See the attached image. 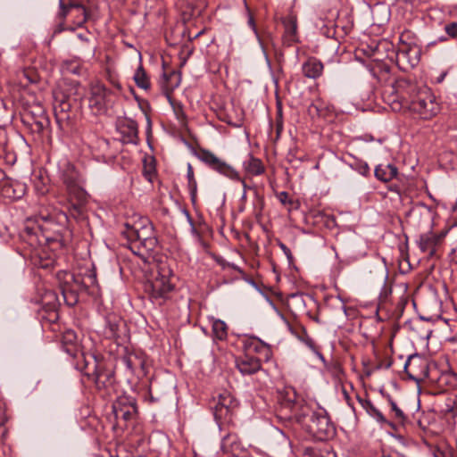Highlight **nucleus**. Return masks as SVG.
<instances>
[{
  "label": "nucleus",
  "mask_w": 457,
  "mask_h": 457,
  "mask_svg": "<svg viewBox=\"0 0 457 457\" xmlns=\"http://www.w3.org/2000/svg\"><path fill=\"white\" fill-rule=\"evenodd\" d=\"M389 190L393 191V192H395L397 194L401 193V188L396 184H393L392 186H390Z\"/></svg>",
  "instance_id": "52"
},
{
  "label": "nucleus",
  "mask_w": 457,
  "mask_h": 457,
  "mask_svg": "<svg viewBox=\"0 0 457 457\" xmlns=\"http://www.w3.org/2000/svg\"><path fill=\"white\" fill-rule=\"evenodd\" d=\"M112 412L118 422L120 420L124 421L132 420L137 413L136 400L126 395L118 397L112 403Z\"/></svg>",
  "instance_id": "16"
},
{
  "label": "nucleus",
  "mask_w": 457,
  "mask_h": 457,
  "mask_svg": "<svg viewBox=\"0 0 457 457\" xmlns=\"http://www.w3.org/2000/svg\"><path fill=\"white\" fill-rule=\"evenodd\" d=\"M54 112L56 122L61 129L66 130L71 128L75 118L73 103L70 96L63 94L54 96Z\"/></svg>",
  "instance_id": "10"
},
{
  "label": "nucleus",
  "mask_w": 457,
  "mask_h": 457,
  "mask_svg": "<svg viewBox=\"0 0 457 457\" xmlns=\"http://www.w3.org/2000/svg\"><path fill=\"white\" fill-rule=\"evenodd\" d=\"M173 110L177 119L181 122H185L187 120V116L183 109V105L181 104H173Z\"/></svg>",
  "instance_id": "37"
},
{
  "label": "nucleus",
  "mask_w": 457,
  "mask_h": 457,
  "mask_svg": "<svg viewBox=\"0 0 457 457\" xmlns=\"http://www.w3.org/2000/svg\"><path fill=\"white\" fill-rule=\"evenodd\" d=\"M82 140L85 144H87L89 147H91V142L86 137V134L83 133L82 135Z\"/></svg>",
  "instance_id": "53"
},
{
  "label": "nucleus",
  "mask_w": 457,
  "mask_h": 457,
  "mask_svg": "<svg viewBox=\"0 0 457 457\" xmlns=\"http://www.w3.org/2000/svg\"><path fill=\"white\" fill-rule=\"evenodd\" d=\"M445 31L449 37L453 38H457V22L452 21L450 23H447L445 26Z\"/></svg>",
  "instance_id": "39"
},
{
  "label": "nucleus",
  "mask_w": 457,
  "mask_h": 457,
  "mask_svg": "<svg viewBox=\"0 0 457 457\" xmlns=\"http://www.w3.org/2000/svg\"><path fill=\"white\" fill-rule=\"evenodd\" d=\"M125 328V324L120 318L115 316H108L104 328L105 337L112 339H119L121 332Z\"/></svg>",
  "instance_id": "26"
},
{
  "label": "nucleus",
  "mask_w": 457,
  "mask_h": 457,
  "mask_svg": "<svg viewBox=\"0 0 457 457\" xmlns=\"http://www.w3.org/2000/svg\"><path fill=\"white\" fill-rule=\"evenodd\" d=\"M75 369L94 381L98 390H108L115 382L113 370L108 369L103 358L96 354H89L87 359H83V362L76 361Z\"/></svg>",
  "instance_id": "7"
},
{
  "label": "nucleus",
  "mask_w": 457,
  "mask_h": 457,
  "mask_svg": "<svg viewBox=\"0 0 457 457\" xmlns=\"http://www.w3.org/2000/svg\"><path fill=\"white\" fill-rule=\"evenodd\" d=\"M237 407V400L228 391L219 393L213 397V415L220 425L230 423Z\"/></svg>",
  "instance_id": "9"
},
{
  "label": "nucleus",
  "mask_w": 457,
  "mask_h": 457,
  "mask_svg": "<svg viewBox=\"0 0 457 457\" xmlns=\"http://www.w3.org/2000/svg\"><path fill=\"white\" fill-rule=\"evenodd\" d=\"M450 231H452V228L442 230L439 233L428 231L421 234L417 242L419 248L422 253H428V257H436L437 247L442 244L444 238Z\"/></svg>",
  "instance_id": "14"
},
{
  "label": "nucleus",
  "mask_w": 457,
  "mask_h": 457,
  "mask_svg": "<svg viewBox=\"0 0 457 457\" xmlns=\"http://www.w3.org/2000/svg\"><path fill=\"white\" fill-rule=\"evenodd\" d=\"M357 400L367 413L380 423H386V419L382 412L371 403L370 399L361 398L357 395Z\"/></svg>",
  "instance_id": "28"
},
{
  "label": "nucleus",
  "mask_w": 457,
  "mask_h": 457,
  "mask_svg": "<svg viewBox=\"0 0 457 457\" xmlns=\"http://www.w3.org/2000/svg\"><path fill=\"white\" fill-rule=\"evenodd\" d=\"M187 178L188 187L190 190L191 196L194 198L196 194L197 184H196V180L195 179L193 167L190 163L187 164Z\"/></svg>",
  "instance_id": "35"
},
{
  "label": "nucleus",
  "mask_w": 457,
  "mask_h": 457,
  "mask_svg": "<svg viewBox=\"0 0 457 457\" xmlns=\"http://www.w3.org/2000/svg\"><path fill=\"white\" fill-rule=\"evenodd\" d=\"M59 179L65 187L71 202V212L78 218L84 217V207L87 203L88 194L83 187L84 179L75 165L69 161L59 164Z\"/></svg>",
  "instance_id": "4"
},
{
  "label": "nucleus",
  "mask_w": 457,
  "mask_h": 457,
  "mask_svg": "<svg viewBox=\"0 0 457 457\" xmlns=\"http://www.w3.org/2000/svg\"><path fill=\"white\" fill-rule=\"evenodd\" d=\"M109 80L115 90H117L119 92L121 91L122 87L118 80H116L115 79H113L112 77L109 78Z\"/></svg>",
  "instance_id": "46"
},
{
  "label": "nucleus",
  "mask_w": 457,
  "mask_h": 457,
  "mask_svg": "<svg viewBox=\"0 0 457 457\" xmlns=\"http://www.w3.org/2000/svg\"><path fill=\"white\" fill-rule=\"evenodd\" d=\"M247 11H248V25L251 27V29H253V31L254 32L256 37L259 38L258 30L256 28L254 19H253V15L251 14L249 9H247Z\"/></svg>",
  "instance_id": "44"
},
{
  "label": "nucleus",
  "mask_w": 457,
  "mask_h": 457,
  "mask_svg": "<svg viewBox=\"0 0 457 457\" xmlns=\"http://www.w3.org/2000/svg\"><path fill=\"white\" fill-rule=\"evenodd\" d=\"M59 6L60 12H58L57 18L65 21L69 13L75 12L74 23L78 27H82L90 17V12L79 2L70 1L68 4H65L63 0H59Z\"/></svg>",
  "instance_id": "15"
},
{
  "label": "nucleus",
  "mask_w": 457,
  "mask_h": 457,
  "mask_svg": "<svg viewBox=\"0 0 457 457\" xmlns=\"http://www.w3.org/2000/svg\"><path fill=\"white\" fill-rule=\"evenodd\" d=\"M277 197L279 200V202L284 205L288 204L294 206V204H295V201L292 198H290L289 194L286 191L279 192L277 195Z\"/></svg>",
  "instance_id": "38"
},
{
  "label": "nucleus",
  "mask_w": 457,
  "mask_h": 457,
  "mask_svg": "<svg viewBox=\"0 0 457 457\" xmlns=\"http://www.w3.org/2000/svg\"><path fill=\"white\" fill-rule=\"evenodd\" d=\"M36 126L38 130H43V129H44V124L42 121H36Z\"/></svg>",
  "instance_id": "54"
},
{
  "label": "nucleus",
  "mask_w": 457,
  "mask_h": 457,
  "mask_svg": "<svg viewBox=\"0 0 457 457\" xmlns=\"http://www.w3.org/2000/svg\"><path fill=\"white\" fill-rule=\"evenodd\" d=\"M251 351L260 353L265 361H269L272 355L270 348L261 341L252 342L248 346V352Z\"/></svg>",
  "instance_id": "33"
},
{
  "label": "nucleus",
  "mask_w": 457,
  "mask_h": 457,
  "mask_svg": "<svg viewBox=\"0 0 457 457\" xmlns=\"http://www.w3.org/2000/svg\"><path fill=\"white\" fill-rule=\"evenodd\" d=\"M118 129L122 137L123 143L137 144L138 126L137 121L132 119H125L120 122Z\"/></svg>",
  "instance_id": "19"
},
{
  "label": "nucleus",
  "mask_w": 457,
  "mask_h": 457,
  "mask_svg": "<svg viewBox=\"0 0 457 457\" xmlns=\"http://www.w3.org/2000/svg\"><path fill=\"white\" fill-rule=\"evenodd\" d=\"M410 31H404L399 37V42L395 54L396 65L403 71H409L415 68L420 60V47L412 41H407Z\"/></svg>",
  "instance_id": "8"
},
{
  "label": "nucleus",
  "mask_w": 457,
  "mask_h": 457,
  "mask_svg": "<svg viewBox=\"0 0 457 457\" xmlns=\"http://www.w3.org/2000/svg\"><path fill=\"white\" fill-rule=\"evenodd\" d=\"M244 167L246 172L252 176H259L265 171L262 160L253 155H250L249 159L244 162Z\"/></svg>",
  "instance_id": "29"
},
{
  "label": "nucleus",
  "mask_w": 457,
  "mask_h": 457,
  "mask_svg": "<svg viewBox=\"0 0 457 457\" xmlns=\"http://www.w3.org/2000/svg\"><path fill=\"white\" fill-rule=\"evenodd\" d=\"M440 411L446 419L454 420L457 417V394L445 400Z\"/></svg>",
  "instance_id": "30"
},
{
  "label": "nucleus",
  "mask_w": 457,
  "mask_h": 457,
  "mask_svg": "<svg viewBox=\"0 0 457 457\" xmlns=\"http://www.w3.org/2000/svg\"><path fill=\"white\" fill-rule=\"evenodd\" d=\"M56 277L63 299L70 306L77 303L80 290L97 284L95 270H89L83 278L70 271L61 270Z\"/></svg>",
  "instance_id": "6"
},
{
  "label": "nucleus",
  "mask_w": 457,
  "mask_h": 457,
  "mask_svg": "<svg viewBox=\"0 0 457 457\" xmlns=\"http://www.w3.org/2000/svg\"><path fill=\"white\" fill-rule=\"evenodd\" d=\"M121 234L128 240L129 250L144 262L158 245L154 225L146 217L138 218L133 224L125 223Z\"/></svg>",
  "instance_id": "3"
},
{
  "label": "nucleus",
  "mask_w": 457,
  "mask_h": 457,
  "mask_svg": "<svg viewBox=\"0 0 457 457\" xmlns=\"http://www.w3.org/2000/svg\"><path fill=\"white\" fill-rule=\"evenodd\" d=\"M343 393H344V396H345V399L348 401V400L350 399V397H349V395H348L347 392L344 389V390H343Z\"/></svg>",
  "instance_id": "56"
},
{
  "label": "nucleus",
  "mask_w": 457,
  "mask_h": 457,
  "mask_svg": "<svg viewBox=\"0 0 457 457\" xmlns=\"http://www.w3.org/2000/svg\"><path fill=\"white\" fill-rule=\"evenodd\" d=\"M59 20H60V23L57 25V27L54 30L55 33H60L65 29L64 21H62L61 19H59Z\"/></svg>",
  "instance_id": "50"
},
{
  "label": "nucleus",
  "mask_w": 457,
  "mask_h": 457,
  "mask_svg": "<svg viewBox=\"0 0 457 457\" xmlns=\"http://www.w3.org/2000/svg\"><path fill=\"white\" fill-rule=\"evenodd\" d=\"M374 175L377 179L385 183L390 182L393 179H400L397 167L391 163H380L377 165Z\"/></svg>",
  "instance_id": "24"
},
{
  "label": "nucleus",
  "mask_w": 457,
  "mask_h": 457,
  "mask_svg": "<svg viewBox=\"0 0 457 457\" xmlns=\"http://www.w3.org/2000/svg\"><path fill=\"white\" fill-rule=\"evenodd\" d=\"M236 367L243 376H250L262 369L261 358L245 353L236 359Z\"/></svg>",
  "instance_id": "18"
},
{
  "label": "nucleus",
  "mask_w": 457,
  "mask_h": 457,
  "mask_svg": "<svg viewBox=\"0 0 457 457\" xmlns=\"http://www.w3.org/2000/svg\"><path fill=\"white\" fill-rule=\"evenodd\" d=\"M195 154L210 169L230 179H239L238 172L231 165L216 156L212 152L204 148H199Z\"/></svg>",
  "instance_id": "11"
},
{
  "label": "nucleus",
  "mask_w": 457,
  "mask_h": 457,
  "mask_svg": "<svg viewBox=\"0 0 457 457\" xmlns=\"http://www.w3.org/2000/svg\"><path fill=\"white\" fill-rule=\"evenodd\" d=\"M389 90L395 111L408 110L413 116L424 120H431L440 112V104L427 86L400 78L390 86Z\"/></svg>",
  "instance_id": "2"
},
{
  "label": "nucleus",
  "mask_w": 457,
  "mask_h": 457,
  "mask_svg": "<svg viewBox=\"0 0 457 457\" xmlns=\"http://www.w3.org/2000/svg\"><path fill=\"white\" fill-rule=\"evenodd\" d=\"M301 457H336V455L326 448L305 447Z\"/></svg>",
  "instance_id": "34"
},
{
  "label": "nucleus",
  "mask_w": 457,
  "mask_h": 457,
  "mask_svg": "<svg viewBox=\"0 0 457 457\" xmlns=\"http://www.w3.org/2000/svg\"><path fill=\"white\" fill-rule=\"evenodd\" d=\"M172 270L164 264H156L145 276L144 292L156 305H162L170 299L175 285L170 281Z\"/></svg>",
  "instance_id": "5"
},
{
  "label": "nucleus",
  "mask_w": 457,
  "mask_h": 457,
  "mask_svg": "<svg viewBox=\"0 0 457 457\" xmlns=\"http://www.w3.org/2000/svg\"><path fill=\"white\" fill-rule=\"evenodd\" d=\"M135 360H137V357L136 355H127L122 358V362L124 365L129 369L130 371H134L136 363L134 361Z\"/></svg>",
  "instance_id": "40"
},
{
  "label": "nucleus",
  "mask_w": 457,
  "mask_h": 457,
  "mask_svg": "<svg viewBox=\"0 0 457 457\" xmlns=\"http://www.w3.org/2000/svg\"><path fill=\"white\" fill-rule=\"evenodd\" d=\"M420 368H424V362L417 355H411L405 361L404 371L413 381L419 382L424 375L423 370H419Z\"/></svg>",
  "instance_id": "22"
},
{
  "label": "nucleus",
  "mask_w": 457,
  "mask_h": 457,
  "mask_svg": "<svg viewBox=\"0 0 457 457\" xmlns=\"http://www.w3.org/2000/svg\"><path fill=\"white\" fill-rule=\"evenodd\" d=\"M283 130V120H277L276 119V131H277V137H279L280 133Z\"/></svg>",
  "instance_id": "49"
},
{
  "label": "nucleus",
  "mask_w": 457,
  "mask_h": 457,
  "mask_svg": "<svg viewBox=\"0 0 457 457\" xmlns=\"http://www.w3.org/2000/svg\"><path fill=\"white\" fill-rule=\"evenodd\" d=\"M441 391H448L457 387V374L452 371L442 372L436 380Z\"/></svg>",
  "instance_id": "27"
},
{
  "label": "nucleus",
  "mask_w": 457,
  "mask_h": 457,
  "mask_svg": "<svg viewBox=\"0 0 457 457\" xmlns=\"http://www.w3.org/2000/svg\"><path fill=\"white\" fill-rule=\"evenodd\" d=\"M79 37L81 39V40H87L82 35H79Z\"/></svg>",
  "instance_id": "57"
},
{
  "label": "nucleus",
  "mask_w": 457,
  "mask_h": 457,
  "mask_svg": "<svg viewBox=\"0 0 457 457\" xmlns=\"http://www.w3.org/2000/svg\"><path fill=\"white\" fill-rule=\"evenodd\" d=\"M134 80H135V83L136 85L147 91L150 89L151 87V83H150V79L148 78V76L146 75V72L144 70V68L142 67V65H140L135 74H134Z\"/></svg>",
  "instance_id": "32"
},
{
  "label": "nucleus",
  "mask_w": 457,
  "mask_h": 457,
  "mask_svg": "<svg viewBox=\"0 0 457 457\" xmlns=\"http://www.w3.org/2000/svg\"><path fill=\"white\" fill-rule=\"evenodd\" d=\"M282 23L285 27V33L283 36L284 42L287 46L298 42L297 35V16L291 11L288 15L282 19Z\"/></svg>",
  "instance_id": "20"
},
{
  "label": "nucleus",
  "mask_w": 457,
  "mask_h": 457,
  "mask_svg": "<svg viewBox=\"0 0 457 457\" xmlns=\"http://www.w3.org/2000/svg\"><path fill=\"white\" fill-rule=\"evenodd\" d=\"M278 245L283 251V253L286 254L288 261L292 262L294 257H293L291 250L284 243H282L280 241L278 243Z\"/></svg>",
  "instance_id": "43"
},
{
  "label": "nucleus",
  "mask_w": 457,
  "mask_h": 457,
  "mask_svg": "<svg viewBox=\"0 0 457 457\" xmlns=\"http://www.w3.org/2000/svg\"><path fill=\"white\" fill-rule=\"evenodd\" d=\"M221 450L233 457H247L248 455L247 449L236 434H228L222 438Z\"/></svg>",
  "instance_id": "17"
},
{
  "label": "nucleus",
  "mask_w": 457,
  "mask_h": 457,
  "mask_svg": "<svg viewBox=\"0 0 457 457\" xmlns=\"http://www.w3.org/2000/svg\"><path fill=\"white\" fill-rule=\"evenodd\" d=\"M58 319H59L58 312L56 310L51 311L49 313V321L52 323H54L57 321Z\"/></svg>",
  "instance_id": "47"
},
{
  "label": "nucleus",
  "mask_w": 457,
  "mask_h": 457,
  "mask_svg": "<svg viewBox=\"0 0 457 457\" xmlns=\"http://www.w3.org/2000/svg\"><path fill=\"white\" fill-rule=\"evenodd\" d=\"M290 332L296 336L301 341H303L315 354L321 360L325 361L323 354L321 353L320 347L315 344L314 340L309 337L305 328L301 326L293 327L290 323H287Z\"/></svg>",
  "instance_id": "21"
},
{
  "label": "nucleus",
  "mask_w": 457,
  "mask_h": 457,
  "mask_svg": "<svg viewBox=\"0 0 457 457\" xmlns=\"http://www.w3.org/2000/svg\"><path fill=\"white\" fill-rule=\"evenodd\" d=\"M228 325L221 320L215 319L212 320V331L215 340L224 341L228 337Z\"/></svg>",
  "instance_id": "31"
},
{
  "label": "nucleus",
  "mask_w": 457,
  "mask_h": 457,
  "mask_svg": "<svg viewBox=\"0 0 457 457\" xmlns=\"http://www.w3.org/2000/svg\"><path fill=\"white\" fill-rule=\"evenodd\" d=\"M389 404L391 407V411L394 414L395 419L398 422H403L405 420V415L403 411L397 406L396 403L392 399L389 400Z\"/></svg>",
  "instance_id": "36"
},
{
  "label": "nucleus",
  "mask_w": 457,
  "mask_h": 457,
  "mask_svg": "<svg viewBox=\"0 0 457 457\" xmlns=\"http://www.w3.org/2000/svg\"><path fill=\"white\" fill-rule=\"evenodd\" d=\"M40 236L44 237L46 240L48 239L46 236L44 234V228L41 224L37 223H32V220L30 219H28L27 224L25 225V228L22 232V237L25 239L29 240L30 245H34L37 243H41Z\"/></svg>",
  "instance_id": "23"
},
{
  "label": "nucleus",
  "mask_w": 457,
  "mask_h": 457,
  "mask_svg": "<svg viewBox=\"0 0 457 457\" xmlns=\"http://www.w3.org/2000/svg\"><path fill=\"white\" fill-rule=\"evenodd\" d=\"M61 346L62 349L73 360V365L75 366V362H83V359H87V356L90 353H85L78 342L76 333L68 329L64 331L62 335L61 338Z\"/></svg>",
  "instance_id": "13"
},
{
  "label": "nucleus",
  "mask_w": 457,
  "mask_h": 457,
  "mask_svg": "<svg viewBox=\"0 0 457 457\" xmlns=\"http://www.w3.org/2000/svg\"><path fill=\"white\" fill-rule=\"evenodd\" d=\"M8 184L6 175L3 170L0 169V188L5 187Z\"/></svg>",
  "instance_id": "45"
},
{
  "label": "nucleus",
  "mask_w": 457,
  "mask_h": 457,
  "mask_svg": "<svg viewBox=\"0 0 457 457\" xmlns=\"http://www.w3.org/2000/svg\"><path fill=\"white\" fill-rule=\"evenodd\" d=\"M238 180H239V181H241V183H242V185H243V187H244L245 191L247 188H249V187L246 186V184H245V180H242L240 178H239V179H238Z\"/></svg>",
  "instance_id": "55"
},
{
  "label": "nucleus",
  "mask_w": 457,
  "mask_h": 457,
  "mask_svg": "<svg viewBox=\"0 0 457 457\" xmlns=\"http://www.w3.org/2000/svg\"><path fill=\"white\" fill-rule=\"evenodd\" d=\"M356 170L362 176H368L370 174V167L366 162L360 163L356 167Z\"/></svg>",
  "instance_id": "42"
},
{
  "label": "nucleus",
  "mask_w": 457,
  "mask_h": 457,
  "mask_svg": "<svg viewBox=\"0 0 457 457\" xmlns=\"http://www.w3.org/2000/svg\"><path fill=\"white\" fill-rule=\"evenodd\" d=\"M64 70L73 74H79L80 66L76 62H67L65 63Z\"/></svg>",
  "instance_id": "41"
},
{
  "label": "nucleus",
  "mask_w": 457,
  "mask_h": 457,
  "mask_svg": "<svg viewBox=\"0 0 457 457\" xmlns=\"http://www.w3.org/2000/svg\"><path fill=\"white\" fill-rule=\"evenodd\" d=\"M276 119L277 120H283V111H282V104L280 102L277 103V113H276Z\"/></svg>",
  "instance_id": "48"
},
{
  "label": "nucleus",
  "mask_w": 457,
  "mask_h": 457,
  "mask_svg": "<svg viewBox=\"0 0 457 457\" xmlns=\"http://www.w3.org/2000/svg\"><path fill=\"white\" fill-rule=\"evenodd\" d=\"M391 364H392V363H391V361H387V362H386V363L381 362V363H379V364L376 367V369H377V370H379V369H382V368L389 369V368L391 367Z\"/></svg>",
  "instance_id": "51"
},
{
  "label": "nucleus",
  "mask_w": 457,
  "mask_h": 457,
  "mask_svg": "<svg viewBox=\"0 0 457 457\" xmlns=\"http://www.w3.org/2000/svg\"><path fill=\"white\" fill-rule=\"evenodd\" d=\"M280 415L287 420H295L313 438L325 441L332 438L336 428L326 410L313 411L303 400L300 399L295 389L287 388L280 399Z\"/></svg>",
  "instance_id": "1"
},
{
  "label": "nucleus",
  "mask_w": 457,
  "mask_h": 457,
  "mask_svg": "<svg viewBox=\"0 0 457 457\" xmlns=\"http://www.w3.org/2000/svg\"><path fill=\"white\" fill-rule=\"evenodd\" d=\"M113 95L114 91L108 88L103 82L98 80L92 82L89 87V107L96 112H104Z\"/></svg>",
  "instance_id": "12"
},
{
  "label": "nucleus",
  "mask_w": 457,
  "mask_h": 457,
  "mask_svg": "<svg viewBox=\"0 0 457 457\" xmlns=\"http://www.w3.org/2000/svg\"><path fill=\"white\" fill-rule=\"evenodd\" d=\"M323 69V63L316 57H309L302 65L303 76L313 79L322 75Z\"/></svg>",
  "instance_id": "25"
}]
</instances>
